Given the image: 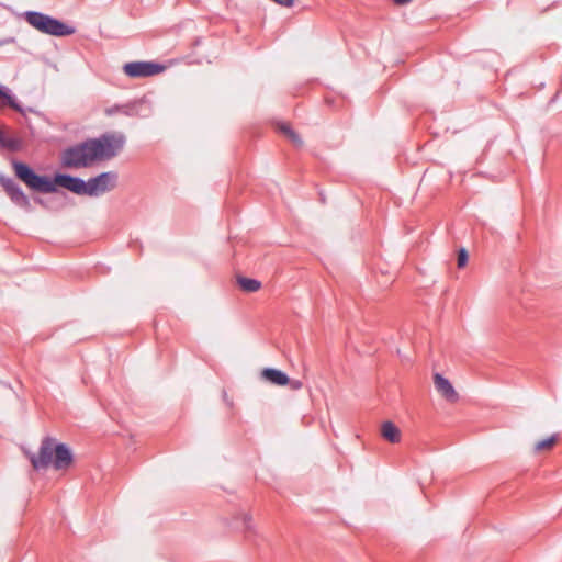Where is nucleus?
Wrapping results in <instances>:
<instances>
[{
    "instance_id": "f257e3e1",
    "label": "nucleus",
    "mask_w": 562,
    "mask_h": 562,
    "mask_svg": "<svg viewBox=\"0 0 562 562\" xmlns=\"http://www.w3.org/2000/svg\"><path fill=\"white\" fill-rule=\"evenodd\" d=\"M119 175L115 171H105L88 181L70 175L57 173L58 186L78 195L95 198L116 188Z\"/></svg>"
},
{
    "instance_id": "f03ea898",
    "label": "nucleus",
    "mask_w": 562,
    "mask_h": 562,
    "mask_svg": "<svg viewBox=\"0 0 562 562\" xmlns=\"http://www.w3.org/2000/svg\"><path fill=\"white\" fill-rule=\"evenodd\" d=\"M25 454L35 470L46 469L50 464L56 470H65L72 463L70 449L50 437L42 440L38 453L26 451Z\"/></svg>"
},
{
    "instance_id": "7ed1b4c3",
    "label": "nucleus",
    "mask_w": 562,
    "mask_h": 562,
    "mask_svg": "<svg viewBox=\"0 0 562 562\" xmlns=\"http://www.w3.org/2000/svg\"><path fill=\"white\" fill-rule=\"evenodd\" d=\"M97 161L91 138L67 147L60 154V162L63 167L69 169L88 168L93 166Z\"/></svg>"
},
{
    "instance_id": "20e7f679",
    "label": "nucleus",
    "mask_w": 562,
    "mask_h": 562,
    "mask_svg": "<svg viewBox=\"0 0 562 562\" xmlns=\"http://www.w3.org/2000/svg\"><path fill=\"white\" fill-rule=\"evenodd\" d=\"M24 20L35 30L52 36H68L75 33V29L58 19L37 11L23 13Z\"/></svg>"
},
{
    "instance_id": "39448f33",
    "label": "nucleus",
    "mask_w": 562,
    "mask_h": 562,
    "mask_svg": "<svg viewBox=\"0 0 562 562\" xmlns=\"http://www.w3.org/2000/svg\"><path fill=\"white\" fill-rule=\"evenodd\" d=\"M12 167L18 179H20L31 190L41 193H54L57 191V175L54 179L46 176H40L35 173L29 165L16 160L12 161Z\"/></svg>"
},
{
    "instance_id": "423d86ee",
    "label": "nucleus",
    "mask_w": 562,
    "mask_h": 562,
    "mask_svg": "<svg viewBox=\"0 0 562 562\" xmlns=\"http://www.w3.org/2000/svg\"><path fill=\"white\" fill-rule=\"evenodd\" d=\"M91 140L97 160L101 161L115 157L124 148L126 137L121 132H109Z\"/></svg>"
},
{
    "instance_id": "0eeeda50",
    "label": "nucleus",
    "mask_w": 562,
    "mask_h": 562,
    "mask_svg": "<svg viewBox=\"0 0 562 562\" xmlns=\"http://www.w3.org/2000/svg\"><path fill=\"white\" fill-rule=\"evenodd\" d=\"M165 68L155 61H132L123 66V71L131 78H146L162 72Z\"/></svg>"
},
{
    "instance_id": "6e6552de",
    "label": "nucleus",
    "mask_w": 562,
    "mask_h": 562,
    "mask_svg": "<svg viewBox=\"0 0 562 562\" xmlns=\"http://www.w3.org/2000/svg\"><path fill=\"white\" fill-rule=\"evenodd\" d=\"M0 184L15 205L24 209L25 211L32 210L30 199L12 178L0 175Z\"/></svg>"
},
{
    "instance_id": "1a4fd4ad",
    "label": "nucleus",
    "mask_w": 562,
    "mask_h": 562,
    "mask_svg": "<svg viewBox=\"0 0 562 562\" xmlns=\"http://www.w3.org/2000/svg\"><path fill=\"white\" fill-rule=\"evenodd\" d=\"M0 184L15 205L24 209L25 211L32 210L30 199L12 178L0 175Z\"/></svg>"
},
{
    "instance_id": "9d476101",
    "label": "nucleus",
    "mask_w": 562,
    "mask_h": 562,
    "mask_svg": "<svg viewBox=\"0 0 562 562\" xmlns=\"http://www.w3.org/2000/svg\"><path fill=\"white\" fill-rule=\"evenodd\" d=\"M0 184L15 205L24 209L25 211L32 210L30 199L12 178L0 175Z\"/></svg>"
},
{
    "instance_id": "9b49d317",
    "label": "nucleus",
    "mask_w": 562,
    "mask_h": 562,
    "mask_svg": "<svg viewBox=\"0 0 562 562\" xmlns=\"http://www.w3.org/2000/svg\"><path fill=\"white\" fill-rule=\"evenodd\" d=\"M434 384L437 392L448 402L456 403L459 400V395L456 392L451 382L442 376L440 373L434 374Z\"/></svg>"
},
{
    "instance_id": "f8f14e48",
    "label": "nucleus",
    "mask_w": 562,
    "mask_h": 562,
    "mask_svg": "<svg viewBox=\"0 0 562 562\" xmlns=\"http://www.w3.org/2000/svg\"><path fill=\"white\" fill-rule=\"evenodd\" d=\"M381 436L384 440L390 443H398L402 439V432L400 428L390 420L383 422L381 425Z\"/></svg>"
},
{
    "instance_id": "ddd939ff",
    "label": "nucleus",
    "mask_w": 562,
    "mask_h": 562,
    "mask_svg": "<svg viewBox=\"0 0 562 562\" xmlns=\"http://www.w3.org/2000/svg\"><path fill=\"white\" fill-rule=\"evenodd\" d=\"M261 376L274 385H286L290 382L289 376L277 369L266 368L261 372Z\"/></svg>"
},
{
    "instance_id": "4468645a",
    "label": "nucleus",
    "mask_w": 562,
    "mask_h": 562,
    "mask_svg": "<svg viewBox=\"0 0 562 562\" xmlns=\"http://www.w3.org/2000/svg\"><path fill=\"white\" fill-rule=\"evenodd\" d=\"M22 145L23 142L20 137L0 128V146L11 151H19Z\"/></svg>"
},
{
    "instance_id": "2eb2a0df",
    "label": "nucleus",
    "mask_w": 562,
    "mask_h": 562,
    "mask_svg": "<svg viewBox=\"0 0 562 562\" xmlns=\"http://www.w3.org/2000/svg\"><path fill=\"white\" fill-rule=\"evenodd\" d=\"M0 105L9 106L20 113H24L23 108L19 104L15 97L11 93V90L0 85Z\"/></svg>"
},
{
    "instance_id": "dca6fc26",
    "label": "nucleus",
    "mask_w": 562,
    "mask_h": 562,
    "mask_svg": "<svg viewBox=\"0 0 562 562\" xmlns=\"http://www.w3.org/2000/svg\"><path fill=\"white\" fill-rule=\"evenodd\" d=\"M235 528L244 531L251 532L254 530L252 518L247 513H240L235 517Z\"/></svg>"
},
{
    "instance_id": "f3484780",
    "label": "nucleus",
    "mask_w": 562,
    "mask_h": 562,
    "mask_svg": "<svg viewBox=\"0 0 562 562\" xmlns=\"http://www.w3.org/2000/svg\"><path fill=\"white\" fill-rule=\"evenodd\" d=\"M237 283L243 291L248 293L257 292L261 288L260 281L246 277H238Z\"/></svg>"
},
{
    "instance_id": "a211bd4d",
    "label": "nucleus",
    "mask_w": 562,
    "mask_h": 562,
    "mask_svg": "<svg viewBox=\"0 0 562 562\" xmlns=\"http://www.w3.org/2000/svg\"><path fill=\"white\" fill-rule=\"evenodd\" d=\"M278 130L284 135L286 136L294 146L296 147H300L302 146L303 144V140L301 139V137L299 136L297 133H295L291 126L286 123H280L278 125Z\"/></svg>"
},
{
    "instance_id": "6ab92c4d",
    "label": "nucleus",
    "mask_w": 562,
    "mask_h": 562,
    "mask_svg": "<svg viewBox=\"0 0 562 562\" xmlns=\"http://www.w3.org/2000/svg\"><path fill=\"white\" fill-rule=\"evenodd\" d=\"M557 440H558L557 435H552L546 439H542L535 445L533 451L536 453H539L541 451L551 450L553 448V446L555 445Z\"/></svg>"
},
{
    "instance_id": "aec40b11",
    "label": "nucleus",
    "mask_w": 562,
    "mask_h": 562,
    "mask_svg": "<svg viewBox=\"0 0 562 562\" xmlns=\"http://www.w3.org/2000/svg\"><path fill=\"white\" fill-rule=\"evenodd\" d=\"M468 262V252L464 248H461L458 254V267L463 268Z\"/></svg>"
},
{
    "instance_id": "412c9836",
    "label": "nucleus",
    "mask_w": 562,
    "mask_h": 562,
    "mask_svg": "<svg viewBox=\"0 0 562 562\" xmlns=\"http://www.w3.org/2000/svg\"><path fill=\"white\" fill-rule=\"evenodd\" d=\"M288 384H290L292 390H300L303 386V383L300 380H290Z\"/></svg>"
},
{
    "instance_id": "4be33fe9",
    "label": "nucleus",
    "mask_w": 562,
    "mask_h": 562,
    "mask_svg": "<svg viewBox=\"0 0 562 562\" xmlns=\"http://www.w3.org/2000/svg\"><path fill=\"white\" fill-rule=\"evenodd\" d=\"M396 4H400V5H403V4H406L408 2H411L412 0H393Z\"/></svg>"
},
{
    "instance_id": "5701e85b",
    "label": "nucleus",
    "mask_w": 562,
    "mask_h": 562,
    "mask_svg": "<svg viewBox=\"0 0 562 562\" xmlns=\"http://www.w3.org/2000/svg\"><path fill=\"white\" fill-rule=\"evenodd\" d=\"M35 201L42 205L44 204L42 199H36Z\"/></svg>"
}]
</instances>
